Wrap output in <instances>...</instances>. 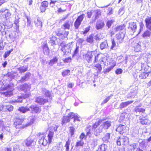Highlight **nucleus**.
<instances>
[{"mask_svg":"<svg viewBox=\"0 0 151 151\" xmlns=\"http://www.w3.org/2000/svg\"><path fill=\"white\" fill-rule=\"evenodd\" d=\"M13 51V49H11L10 50L6 52H5L4 54L3 55V57L4 58H6L9 56L11 53Z\"/></svg>","mask_w":151,"mask_h":151,"instance_id":"obj_43","label":"nucleus"},{"mask_svg":"<svg viewBox=\"0 0 151 151\" xmlns=\"http://www.w3.org/2000/svg\"><path fill=\"white\" fill-rule=\"evenodd\" d=\"M30 75L29 73H27L24 76L22 77L19 81L20 82L25 81L29 78Z\"/></svg>","mask_w":151,"mask_h":151,"instance_id":"obj_25","label":"nucleus"},{"mask_svg":"<svg viewBox=\"0 0 151 151\" xmlns=\"http://www.w3.org/2000/svg\"><path fill=\"white\" fill-rule=\"evenodd\" d=\"M57 2V1H51V2H50V6H51V7H53L54 6L55 4Z\"/></svg>","mask_w":151,"mask_h":151,"instance_id":"obj_62","label":"nucleus"},{"mask_svg":"<svg viewBox=\"0 0 151 151\" xmlns=\"http://www.w3.org/2000/svg\"><path fill=\"white\" fill-rule=\"evenodd\" d=\"M91 144L93 147H95L97 145V139H94L91 141Z\"/></svg>","mask_w":151,"mask_h":151,"instance_id":"obj_54","label":"nucleus"},{"mask_svg":"<svg viewBox=\"0 0 151 151\" xmlns=\"http://www.w3.org/2000/svg\"><path fill=\"white\" fill-rule=\"evenodd\" d=\"M133 102V101H128L125 102H122L120 104L119 108L122 110L123 108L126 107L127 106Z\"/></svg>","mask_w":151,"mask_h":151,"instance_id":"obj_16","label":"nucleus"},{"mask_svg":"<svg viewBox=\"0 0 151 151\" xmlns=\"http://www.w3.org/2000/svg\"><path fill=\"white\" fill-rule=\"evenodd\" d=\"M2 130L3 132H7L9 133H10V127H2Z\"/></svg>","mask_w":151,"mask_h":151,"instance_id":"obj_53","label":"nucleus"},{"mask_svg":"<svg viewBox=\"0 0 151 151\" xmlns=\"http://www.w3.org/2000/svg\"><path fill=\"white\" fill-rule=\"evenodd\" d=\"M70 121L69 119L68 116H64L63 117L62 119V124H63L65 123L69 122Z\"/></svg>","mask_w":151,"mask_h":151,"instance_id":"obj_39","label":"nucleus"},{"mask_svg":"<svg viewBox=\"0 0 151 151\" xmlns=\"http://www.w3.org/2000/svg\"><path fill=\"white\" fill-rule=\"evenodd\" d=\"M145 21L147 27L151 31V17H147L145 19Z\"/></svg>","mask_w":151,"mask_h":151,"instance_id":"obj_17","label":"nucleus"},{"mask_svg":"<svg viewBox=\"0 0 151 151\" xmlns=\"http://www.w3.org/2000/svg\"><path fill=\"white\" fill-rule=\"evenodd\" d=\"M111 60H113L108 57L104 56L99 61H100V62H103L105 65H108L111 63Z\"/></svg>","mask_w":151,"mask_h":151,"instance_id":"obj_13","label":"nucleus"},{"mask_svg":"<svg viewBox=\"0 0 151 151\" xmlns=\"http://www.w3.org/2000/svg\"><path fill=\"white\" fill-rule=\"evenodd\" d=\"M145 109L144 108L138 107H135L134 110L135 112L137 113V112L143 113L145 111Z\"/></svg>","mask_w":151,"mask_h":151,"instance_id":"obj_32","label":"nucleus"},{"mask_svg":"<svg viewBox=\"0 0 151 151\" xmlns=\"http://www.w3.org/2000/svg\"><path fill=\"white\" fill-rule=\"evenodd\" d=\"M4 81L0 82V88L1 90H8L7 91L4 92V94L7 97H10L12 95V92L13 86H11L10 85H8L6 86L4 84Z\"/></svg>","mask_w":151,"mask_h":151,"instance_id":"obj_6","label":"nucleus"},{"mask_svg":"<svg viewBox=\"0 0 151 151\" xmlns=\"http://www.w3.org/2000/svg\"><path fill=\"white\" fill-rule=\"evenodd\" d=\"M86 41L91 44L92 43L93 41V37L92 35H91L88 37L86 39Z\"/></svg>","mask_w":151,"mask_h":151,"instance_id":"obj_40","label":"nucleus"},{"mask_svg":"<svg viewBox=\"0 0 151 151\" xmlns=\"http://www.w3.org/2000/svg\"><path fill=\"white\" fill-rule=\"evenodd\" d=\"M55 37L54 36L52 37V39L50 40L49 42V43L50 44L52 45H54L55 43Z\"/></svg>","mask_w":151,"mask_h":151,"instance_id":"obj_59","label":"nucleus"},{"mask_svg":"<svg viewBox=\"0 0 151 151\" xmlns=\"http://www.w3.org/2000/svg\"><path fill=\"white\" fill-rule=\"evenodd\" d=\"M74 130L75 128L73 127H70V131L71 136H72L74 134Z\"/></svg>","mask_w":151,"mask_h":151,"instance_id":"obj_61","label":"nucleus"},{"mask_svg":"<svg viewBox=\"0 0 151 151\" xmlns=\"http://www.w3.org/2000/svg\"><path fill=\"white\" fill-rule=\"evenodd\" d=\"M139 120L140 123L142 125L147 124L148 121V119L146 118L142 119L141 116H140Z\"/></svg>","mask_w":151,"mask_h":151,"instance_id":"obj_34","label":"nucleus"},{"mask_svg":"<svg viewBox=\"0 0 151 151\" xmlns=\"http://www.w3.org/2000/svg\"><path fill=\"white\" fill-rule=\"evenodd\" d=\"M48 3L46 1H44L42 3V6L45 8H46L48 6Z\"/></svg>","mask_w":151,"mask_h":151,"instance_id":"obj_60","label":"nucleus"},{"mask_svg":"<svg viewBox=\"0 0 151 151\" xmlns=\"http://www.w3.org/2000/svg\"><path fill=\"white\" fill-rule=\"evenodd\" d=\"M107 14L108 15H110L113 13V9L112 8H109L107 9Z\"/></svg>","mask_w":151,"mask_h":151,"instance_id":"obj_58","label":"nucleus"},{"mask_svg":"<svg viewBox=\"0 0 151 151\" xmlns=\"http://www.w3.org/2000/svg\"><path fill=\"white\" fill-rule=\"evenodd\" d=\"M13 107V106L10 104L5 106V109H6L9 111H11L12 110Z\"/></svg>","mask_w":151,"mask_h":151,"instance_id":"obj_47","label":"nucleus"},{"mask_svg":"<svg viewBox=\"0 0 151 151\" xmlns=\"http://www.w3.org/2000/svg\"><path fill=\"white\" fill-rule=\"evenodd\" d=\"M151 35V32L148 30H147L142 35L143 37L145 38H150V37Z\"/></svg>","mask_w":151,"mask_h":151,"instance_id":"obj_29","label":"nucleus"},{"mask_svg":"<svg viewBox=\"0 0 151 151\" xmlns=\"http://www.w3.org/2000/svg\"><path fill=\"white\" fill-rule=\"evenodd\" d=\"M95 69L98 70V72L100 73L102 69L101 65L100 64H97L95 65Z\"/></svg>","mask_w":151,"mask_h":151,"instance_id":"obj_42","label":"nucleus"},{"mask_svg":"<svg viewBox=\"0 0 151 151\" xmlns=\"http://www.w3.org/2000/svg\"><path fill=\"white\" fill-rule=\"evenodd\" d=\"M125 28V27L124 25H120L117 27L115 29V30L116 31H118L124 29Z\"/></svg>","mask_w":151,"mask_h":151,"instance_id":"obj_51","label":"nucleus"},{"mask_svg":"<svg viewBox=\"0 0 151 151\" xmlns=\"http://www.w3.org/2000/svg\"><path fill=\"white\" fill-rule=\"evenodd\" d=\"M31 110L32 113H38L41 111V109L40 107L37 106L35 105H32L29 108L27 106H22L18 109V111L23 113H25L28 111Z\"/></svg>","mask_w":151,"mask_h":151,"instance_id":"obj_3","label":"nucleus"},{"mask_svg":"<svg viewBox=\"0 0 151 151\" xmlns=\"http://www.w3.org/2000/svg\"><path fill=\"white\" fill-rule=\"evenodd\" d=\"M113 96V95L111 94L109 96H107L106 98L101 103V105H103L107 103L108 101L110 99L111 97Z\"/></svg>","mask_w":151,"mask_h":151,"instance_id":"obj_38","label":"nucleus"},{"mask_svg":"<svg viewBox=\"0 0 151 151\" xmlns=\"http://www.w3.org/2000/svg\"><path fill=\"white\" fill-rule=\"evenodd\" d=\"M122 70L121 69H118L116 70L115 73L117 74H120L122 73Z\"/></svg>","mask_w":151,"mask_h":151,"instance_id":"obj_64","label":"nucleus"},{"mask_svg":"<svg viewBox=\"0 0 151 151\" xmlns=\"http://www.w3.org/2000/svg\"><path fill=\"white\" fill-rule=\"evenodd\" d=\"M146 143L145 142V141H142V142H139V146L140 148L142 149H144L145 150L146 147Z\"/></svg>","mask_w":151,"mask_h":151,"instance_id":"obj_36","label":"nucleus"},{"mask_svg":"<svg viewBox=\"0 0 151 151\" xmlns=\"http://www.w3.org/2000/svg\"><path fill=\"white\" fill-rule=\"evenodd\" d=\"M129 148L131 149H133L134 151H145V150L141 149L137 144H133L131 145H130Z\"/></svg>","mask_w":151,"mask_h":151,"instance_id":"obj_15","label":"nucleus"},{"mask_svg":"<svg viewBox=\"0 0 151 151\" xmlns=\"http://www.w3.org/2000/svg\"><path fill=\"white\" fill-rule=\"evenodd\" d=\"M54 135V132L53 131H49L48 134V142L45 139L46 136L44 134L40 135L39 143L40 145L44 146L47 145L48 143H50L51 142Z\"/></svg>","mask_w":151,"mask_h":151,"instance_id":"obj_4","label":"nucleus"},{"mask_svg":"<svg viewBox=\"0 0 151 151\" xmlns=\"http://www.w3.org/2000/svg\"><path fill=\"white\" fill-rule=\"evenodd\" d=\"M85 16V15L84 14H82L78 17L76 20L81 22Z\"/></svg>","mask_w":151,"mask_h":151,"instance_id":"obj_46","label":"nucleus"},{"mask_svg":"<svg viewBox=\"0 0 151 151\" xmlns=\"http://www.w3.org/2000/svg\"><path fill=\"white\" fill-rule=\"evenodd\" d=\"M58 60V58L56 57H54L53 59L50 60L49 63V65L50 66H52L53 65L57 63Z\"/></svg>","mask_w":151,"mask_h":151,"instance_id":"obj_31","label":"nucleus"},{"mask_svg":"<svg viewBox=\"0 0 151 151\" xmlns=\"http://www.w3.org/2000/svg\"><path fill=\"white\" fill-rule=\"evenodd\" d=\"M104 23L102 21H98L97 22L96 28L97 30L102 29L104 26Z\"/></svg>","mask_w":151,"mask_h":151,"instance_id":"obj_18","label":"nucleus"},{"mask_svg":"<svg viewBox=\"0 0 151 151\" xmlns=\"http://www.w3.org/2000/svg\"><path fill=\"white\" fill-rule=\"evenodd\" d=\"M116 37L119 40V42H121L123 40L124 37V33L121 32L116 35Z\"/></svg>","mask_w":151,"mask_h":151,"instance_id":"obj_22","label":"nucleus"},{"mask_svg":"<svg viewBox=\"0 0 151 151\" xmlns=\"http://www.w3.org/2000/svg\"><path fill=\"white\" fill-rule=\"evenodd\" d=\"M70 71L69 70H65L62 73V75L64 77H65L70 75Z\"/></svg>","mask_w":151,"mask_h":151,"instance_id":"obj_44","label":"nucleus"},{"mask_svg":"<svg viewBox=\"0 0 151 151\" xmlns=\"http://www.w3.org/2000/svg\"><path fill=\"white\" fill-rule=\"evenodd\" d=\"M132 88L130 90V91L129 93L128 98H134L137 93L138 87L136 86H132L131 87Z\"/></svg>","mask_w":151,"mask_h":151,"instance_id":"obj_11","label":"nucleus"},{"mask_svg":"<svg viewBox=\"0 0 151 151\" xmlns=\"http://www.w3.org/2000/svg\"><path fill=\"white\" fill-rule=\"evenodd\" d=\"M37 140L32 137H29L25 139L22 144L23 146L27 147L32 146L35 145Z\"/></svg>","mask_w":151,"mask_h":151,"instance_id":"obj_7","label":"nucleus"},{"mask_svg":"<svg viewBox=\"0 0 151 151\" xmlns=\"http://www.w3.org/2000/svg\"><path fill=\"white\" fill-rule=\"evenodd\" d=\"M64 42H62L60 44V46L62 47L61 49L62 51L65 54L66 52L69 53L71 52L72 45L71 43H69L67 45L65 44Z\"/></svg>","mask_w":151,"mask_h":151,"instance_id":"obj_8","label":"nucleus"},{"mask_svg":"<svg viewBox=\"0 0 151 151\" xmlns=\"http://www.w3.org/2000/svg\"><path fill=\"white\" fill-rule=\"evenodd\" d=\"M125 129V126L122 124H120L116 129V131L118 132L120 134H123V131Z\"/></svg>","mask_w":151,"mask_h":151,"instance_id":"obj_23","label":"nucleus"},{"mask_svg":"<svg viewBox=\"0 0 151 151\" xmlns=\"http://www.w3.org/2000/svg\"><path fill=\"white\" fill-rule=\"evenodd\" d=\"M35 23L37 27L39 28H40L42 27V22L39 18L37 19V20L35 21Z\"/></svg>","mask_w":151,"mask_h":151,"instance_id":"obj_30","label":"nucleus"},{"mask_svg":"<svg viewBox=\"0 0 151 151\" xmlns=\"http://www.w3.org/2000/svg\"><path fill=\"white\" fill-rule=\"evenodd\" d=\"M150 74L149 72H144L141 73L139 75V77L141 79H145Z\"/></svg>","mask_w":151,"mask_h":151,"instance_id":"obj_24","label":"nucleus"},{"mask_svg":"<svg viewBox=\"0 0 151 151\" xmlns=\"http://www.w3.org/2000/svg\"><path fill=\"white\" fill-rule=\"evenodd\" d=\"M108 47V45L106 41H105L101 43L100 45V48L102 50L107 48Z\"/></svg>","mask_w":151,"mask_h":151,"instance_id":"obj_27","label":"nucleus"},{"mask_svg":"<svg viewBox=\"0 0 151 151\" xmlns=\"http://www.w3.org/2000/svg\"><path fill=\"white\" fill-rule=\"evenodd\" d=\"M70 141L68 139L66 142L65 145L66 147V151H68L69 150V145L70 144Z\"/></svg>","mask_w":151,"mask_h":151,"instance_id":"obj_50","label":"nucleus"},{"mask_svg":"<svg viewBox=\"0 0 151 151\" xmlns=\"http://www.w3.org/2000/svg\"><path fill=\"white\" fill-rule=\"evenodd\" d=\"M76 114H75L74 113L70 112L68 116L70 120V119H74Z\"/></svg>","mask_w":151,"mask_h":151,"instance_id":"obj_52","label":"nucleus"},{"mask_svg":"<svg viewBox=\"0 0 151 151\" xmlns=\"http://www.w3.org/2000/svg\"><path fill=\"white\" fill-rule=\"evenodd\" d=\"M58 128V126L56 125H54L51 127L49 131H53L54 132L57 131Z\"/></svg>","mask_w":151,"mask_h":151,"instance_id":"obj_49","label":"nucleus"},{"mask_svg":"<svg viewBox=\"0 0 151 151\" xmlns=\"http://www.w3.org/2000/svg\"><path fill=\"white\" fill-rule=\"evenodd\" d=\"M43 49L44 53L46 55H48L49 53V49L46 42L43 44Z\"/></svg>","mask_w":151,"mask_h":151,"instance_id":"obj_19","label":"nucleus"},{"mask_svg":"<svg viewBox=\"0 0 151 151\" xmlns=\"http://www.w3.org/2000/svg\"><path fill=\"white\" fill-rule=\"evenodd\" d=\"M129 29H130L133 31L135 32L137 29V26L135 23L131 22L129 23Z\"/></svg>","mask_w":151,"mask_h":151,"instance_id":"obj_26","label":"nucleus"},{"mask_svg":"<svg viewBox=\"0 0 151 151\" xmlns=\"http://www.w3.org/2000/svg\"><path fill=\"white\" fill-rule=\"evenodd\" d=\"M83 59L88 63H90L92 62L93 56L92 52L88 51L86 53L83 54Z\"/></svg>","mask_w":151,"mask_h":151,"instance_id":"obj_10","label":"nucleus"},{"mask_svg":"<svg viewBox=\"0 0 151 151\" xmlns=\"http://www.w3.org/2000/svg\"><path fill=\"white\" fill-rule=\"evenodd\" d=\"M28 69V67L27 66L21 67L18 68L19 73H22L25 72Z\"/></svg>","mask_w":151,"mask_h":151,"instance_id":"obj_33","label":"nucleus"},{"mask_svg":"<svg viewBox=\"0 0 151 151\" xmlns=\"http://www.w3.org/2000/svg\"><path fill=\"white\" fill-rule=\"evenodd\" d=\"M11 15L10 13L7 9H2L0 11V15L1 17H2L4 18H6L9 17Z\"/></svg>","mask_w":151,"mask_h":151,"instance_id":"obj_12","label":"nucleus"},{"mask_svg":"<svg viewBox=\"0 0 151 151\" xmlns=\"http://www.w3.org/2000/svg\"><path fill=\"white\" fill-rule=\"evenodd\" d=\"M134 47V50L137 52L140 51L141 50V46L139 43H137Z\"/></svg>","mask_w":151,"mask_h":151,"instance_id":"obj_41","label":"nucleus"},{"mask_svg":"<svg viewBox=\"0 0 151 151\" xmlns=\"http://www.w3.org/2000/svg\"><path fill=\"white\" fill-rule=\"evenodd\" d=\"M101 123V120H99L93 124V129H96L94 132V134L96 136L99 135L100 133L103 131V129H107L111 125V122L110 121H107L103 122L100 125Z\"/></svg>","mask_w":151,"mask_h":151,"instance_id":"obj_1","label":"nucleus"},{"mask_svg":"<svg viewBox=\"0 0 151 151\" xmlns=\"http://www.w3.org/2000/svg\"><path fill=\"white\" fill-rule=\"evenodd\" d=\"M84 144V142L82 140L78 141L76 143V146L77 147L82 146Z\"/></svg>","mask_w":151,"mask_h":151,"instance_id":"obj_48","label":"nucleus"},{"mask_svg":"<svg viewBox=\"0 0 151 151\" xmlns=\"http://www.w3.org/2000/svg\"><path fill=\"white\" fill-rule=\"evenodd\" d=\"M110 134L109 133H106L105 136L102 138V139L104 141L106 142H108L110 138Z\"/></svg>","mask_w":151,"mask_h":151,"instance_id":"obj_35","label":"nucleus"},{"mask_svg":"<svg viewBox=\"0 0 151 151\" xmlns=\"http://www.w3.org/2000/svg\"><path fill=\"white\" fill-rule=\"evenodd\" d=\"M29 119L30 120V122L28 124L29 125H30L32 124L35 120V117L34 116H30L29 118Z\"/></svg>","mask_w":151,"mask_h":151,"instance_id":"obj_57","label":"nucleus"},{"mask_svg":"<svg viewBox=\"0 0 151 151\" xmlns=\"http://www.w3.org/2000/svg\"><path fill=\"white\" fill-rule=\"evenodd\" d=\"M14 150L15 151H20V146L18 145H15L14 147Z\"/></svg>","mask_w":151,"mask_h":151,"instance_id":"obj_63","label":"nucleus"},{"mask_svg":"<svg viewBox=\"0 0 151 151\" xmlns=\"http://www.w3.org/2000/svg\"><path fill=\"white\" fill-rule=\"evenodd\" d=\"M81 24V22H79L76 20L75 23H74V26L75 28L77 29L78 28L79 26Z\"/></svg>","mask_w":151,"mask_h":151,"instance_id":"obj_55","label":"nucleus"},{"mask_svg":"<svg viewBox=\"0 0 151 151\" xmlns=\"http://www.w3.org/2000/svg\"><path fill=\"white\" fill-rule=\"evenodd\" d=\"M95 12L96 13L95 16L94 17H93L94 20H95L98 18V16L101 14V12L100 10H96L95 11Z\"/></svg>","mask_w":151,"mask_h":151,"instance_id":"obj_45","label":"nucleus"},{"mask_svg":"<svg viewBox=\"0 0 151 151\" xmlns=\"http://www.w3.org/2000/svg\"><path fill=\"white\" fill-rule=\"evenodd\" d=\"M45 96L42 97L39 96L36 98L35 102L40 105L44 104L48 101H51L52 97L50 96V93L48 91L45 90Z\"/></svg>","mask_w":151,"mask_h":151,"instance_id":"obj_5","label":"nucleus"},{"mask_svg":"<svg viewBox=\"0 0 151 151\" xmlns=\"http://www.w3.org/2000/svg\"><path fill=\"white\" fill-rule=\"evenodd\" d=\"M116 142L118 145H126L129 142V139L126 137H119L116 140Z\"/></svg>","mask_w":151,"mask_h":151,"instance_id":"obj_9","label":"nucleus"},{"mask_svg":"<svg viewBox=\"0 0 151 151\" xmlns=\"http://www.w3.org/2000/svg\"><path fill=\"white\" fill-rule=\"evenodd\" d=\"M9 37L10 39L14 41V39L17 37L16 32H13L11 33L9 35Z\"/></svg>","mask_w":151,"mask_h":151,"instance_id":"obj_37","label":"nucleus"},{"mask_svg":"<svg viewBox=\"0 0 151 151\" xmlns=\"http://www.w3.org/2000/svg\"><path fill=\"white\" fill-rule=\"evenodd\" d=\"M107 147V146L106 145L104 144H102L99 146L98 151H106Z\"/></svg>","mask_w":151,"mask_h":151,"instance_id":"obj_28","label":"nucleus"},{"mask_svg":"<svg viewBox=\"0 0 151 151\" xmlns=\"http://www.w3.org/2000/svg\"><path fill=\"white\" fill-rule=\"evenodd\" d=\"M111 41L112 45L110 48V50H112L116 46V44L114 39H112Z\"/></svg>","mask_w":151,"mask_h":151,"instance_id":"obj_56","label":"nucleus"},{"mask_svg":"<svg viewBox=\"0 0 151 151\" xmlns=\"http://www.w3.org/2000/svg\"><path fill=\"white\" fill-rule=\"evenodd\" d=\"M31 88L30 84H25L20 86L17 87V89L20 91H23L26 92L25 94L21 96L18 97V99L14 101V102H22V99H25L29 97L30 95V90Z\"/></svg>","mask_w":151,"mask_h":151,"instance_id":"obj_2","label":"nucleus"},{"mask_svg":"<svg viewBox=\"0 0 151 151\" xmlns=\"http://www.w3.org/2000/svg\"><path fill=\"white\" fill-rule=\"evenodd\" d=\"M111 63L109 64L111 65L110 66L105 70L104 72L105 73H106L110 72L113 67L115 66L116 65V62L114 60H111Z\"/></svg>","mask_w":151,"mask_h":151,"instance_id":"obj_20","label":"nucleus"},{"mask_svg":"<svg viewBox=\"0 0 151 151\" xmlns=\"http://www.w3.org/2000/svg\"><path fill=\"white\" fill-rule=\"evenodd\" d=\"M71 23V22L69 21H65L64 24L62 26V28L65 30L69 29Z\"/></svg>","mask_w":151,"mask_h":151,"instance_id":"obj_21","label":"nucleus"},{"mask_svg":"<svg viewBox=\"0 0 151 151\" xmlns=\"http://www.w3.org/2000/svg\"><path fill=\"white\" fill-rule=\"evenodd\" d=\"M23 121V119L19 118H17L16 119L14 124L16 129L20 128L22 127L21 124Z\"/></svg>","mask_w":151,"mask_h":151,"instance_id":"obj_14","label":"nucleus"}]
</instances>
